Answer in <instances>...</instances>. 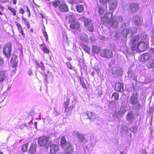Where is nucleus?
I'll use <instances>...</instances> for the list:
<instances>
[{
	"label": "nucleus",
	"mask_w": 154,
	"mask_h": 154,
	"mask_svg": "<svg viewBox=\"0 0 154 154\" xmlns=\"http://www.w3.org/2000/svg\"><path fill=\"white\" fill-rule=\"evenodd\" d=\"M40 46L41 49L45 53L48 54L49 53V50L45 44L43 43L40 45Z\"/></svg>",
	"instance_id": "obj_23"
},
{
	"label": "nucleus",
	"mask_w": 154,
	"mask_h": 154,
	"mask_svg": "<svg viewBox=\"0 0 154 154\" xmlns=\"http://www.w3.org/2000/svg\"><path fill=\"white\" fill-rule=\"evenodd\" d=\"M17 3V0H13V3L14 5H15Z\"/></svg>",
	"instance_id": "obj_55"
},
{
	"label": "nucleus",
	"mask_w": 154,
	"mask_h": 154,
	"mask_svg": "<svg viewBox=\"0 0 154 154\" xmlns=\"http://www.w3.org/2000/svg\"><path fill=\"white\" fill-rule=\"evenodd\" d=\"M67 17H68L69 20L71 22H73L75 20V16L73 15L69 14Z\"/></svg>",
	"instance_id": "obj_33"
},
{
	"label": "nucleus",
	"mask_w": 154,
	"mask_h": 154,
	"mask_svg": "<svg viewBox=\"0 0 154 154\" xmlns=\"http://www.w3.org/2000/svg\"><path fill=\"white\" fill-rule=\"evenodd\" d=\"M68 2L72 4H75L79 3L80 1L79 0H67Z\"/></svg>",
	"instance_id": "obj_37"
},
{
	"label": "nucleus",
	"mask_w": 154,
	"mask_h": 154,
	"mask_svg": "<svg viewBox=\"0 0 154 154\" xmlns=\"http://www.w3.org/2000/svg\"><path fill=\"white\" fill-rule=\"evenodd\" d=\"M146 66L149 69L154 68V59H152L148 62L146 64Z\"/></svg>",
	"instance_id": "obj_20"
},
{
	"label": "nucleus",
	"mask_w": 154,
	"mask_h": 154,
	"mask_svg": "<svg viewBox=\"0 0 154 154\" xmlns=\"http://www.w3.org/2000/svg\"><path fill=\"white\" fill-rule=\"evenodd\" d=\"M59 8L60 11L62 12H66L68 11L67 6L65 3H63L60 5Z\"/></svg>",
	"instance_id": "obj_15"
},
{
	"label": "nucleus",
	"mask_w": 154,
	"mask_h": 154,
	"mask_svg": "<svg viewBox=\"0 0 154 154\" xmlns=\"http://www.w3.org/2000/svg\"><path fill=\"white\" fill-rule=\"evenodd\" d=\"M126 111V109L125 107L121 106L119 110L118 111V112L120 117H122L125 113Z\"/></svg>",
	"instance_id": "obj_21"
},
{
	"label": "nucleus",
	"mask_w": 154,
	"mask_h": 154,
	"mask_svg": "<svg viewBox=\"0 0 154 154\" xmlns=\"http://www.w3.org/2000/svg\"><path fill=\"white\" fill-rule=\"evenodd\" d=\"M129 102L132 105H135L137 102V97L136 94H134L130 98Z\"/></svg>",
	"instance_id": "obj_10"
},
{
	"label": "nucleus",
	"mask_w": 154,
	"mask_h": 154,
	"mask_svg": "<svg viewBox=\"0 0 154 154\" xmlns=\"http://www.w3.org/2000/svg\"><path fill=\"white\" fill-rule=\"evenodd\" d=\"M84 49L85 51L87 53H90V48L86 46H84Z\"/></svg>",
	"instance_id": "obj_45"
},
{
	"label": "nucleus",
	"mask_w": 154,
	"mask_h": 154,
	"mask_svg": "<svg viewBox=\"0 0 154 154\" xmlns=\"http://www.w3.org/2000/svg\"><path fill=\"white\" fill-rule=\"evenodd\" d=\"M38 146L36 144H32L31 145L30 149L29 152L31 154H34L36 152V149Z\"/></svg>",
	"instance_id": "obj_18"
},
{
	"label": "nucleus",
	"mask_w": 154,
	"mask_h": 154,
	"mask_svg": "<svg viewBox=\"0 0 154 154\" xmlns=\"http://www.w3.org/2000/svg\"><path fill=\"white\" fill-rule=\"evenodd\" d=\"M8 9L13 13V15L14 16H15L16 15V13L15 10L12 7L9 6L8 7Z\"/></svg>",
	"instance_id": "obj_35"
},
{
	"label": "nucleus",
	"mask_w": 154,
	"mask_h": 154,
	"mask_svg": "<svg viewBox=\"0 0 154 154\" xmlns=\"http://www.w3.org/2000/svg\"><path fill=\"white\" fill-rule=\"evenodd\" d=\"M112 73L116 75H120L122 73V69L120 68H114L112 69Z\"/></svg>",
	"instance_id": "obj_16"
},
{
	"label": "nucleus",
	"mask_w": 154,
	"mask_h": 154,
	"mask_svg": "<svg viewBox=\"0 0 154 154\" xmlns=\"http://www.w3.org/2000/svg\"><path fill=\"white\" fill-rule=\"evenodd\" d=\"M6 77L5 71L4 70L0 71V82L4 81Z\"/></svg>",
	"instance_id": "obj_22"
},
{
	"label": "nucleus",
	"mask_w": 154,
	"mask_h": 154,
	"mask_svg": "<svg viewBox=\"0 0 154 154\" xmlns=\"http://www.w3.org/2000/svg\"><path fill=\"white\" fill-rule=\"evenodd\" d=\"M137 29L136 27H134L132 30H131L129 29H124L122 31V34L124 37H126L128 35V37H131L133 35L134 33H135L137 31Z\"/></svg>",
	"instance_id": "obj_5"
},
{
	"label": "nucleus",
	"mask_w": 154,
	"mask_h": 154,
	"mask_svg": "<svg viewBox=\"0 0 154 154\" xmlns=\"http://www.w3.org/2000/svg\"><path fill=\"white\" fill-rule=\"evenodd\" d=\"M138 9V5L137 4H132L130 5V9L132 11L137 10Z\"/></svg>",
	"instance_id": "obj_26"
},
{
	"label": "nucleus",
	"mask_w": 154,
	"mask_h": 154,
	"mask_svg": "<svg viewBox=\"0 0 154 154\" xmlns=\"http://www.w3.org/2000/svg\"><path fill=\"white\" fill-rule=\"evenodd\" d=\"M91 74L93 76H94V75H95V72H91Z\"/></svg>",
	"instance_id": "obj_63"
},
{
	"label": "nucleus",
	"mask_w": 154,
	"mask_h": 154,
	"mask_svg": "<svg viewBox=\"0 0 154 154\" xmlns=\"http://www.w3.org/2000/svg\"><path fill=\"white\" fill-rule=\"evenodd\" d=\"M26 26L27 27V28L28 29H29L30 28V26L29 25V24H26Z\"/></svg>",
	"instance_id": "obj_60"
},
{
	"label": "nucleus",
	"mask_w": 154,
	"mask_h": 154,
	"mask_svg": "<svg viewBox=\"0 0 154 154\" xmlns=\"http://www.w3.org/2000/svg\"><path fill=\"white\" fill-rule=\"evenodd\" d=\"M43 33L44 35L45 36V38L46 41H47L48 40V35L47 32H46V31H43Z\"/></svg>",
	"instance_id": "obj_46"
},
{
	"label": "nucleus",
	"mask_w": 154,
	"mask_h": 154,
	"mask_svg": "<svg viewBox=\"0 0 154 154\" xmlns=\"http://www.w3.org/2000/svg\"><path fill=\"white\" fill-rule=\"evenodd\" d=\"M61 146L65 150L68 152H72L73 150L72 144L67 142L65 137H62L61 139Z\"/></svg>",
	"instance_id": "obj_4"
},
{
	"label": "nucleus",
	"mask_w": 154,
	"mask_h": 154,
	"mask_svg": "<svg viewBox=\"0 0 154 154\" xmlns=\"http://www.w3.org/2000/svg\"><path fill=\"white\" fill-rule=\"evenodd\" d=\"M119 95L118 93L114 92L112 94V99L114 100H117L119 99Z\"/></svg>",
	"instance_id": "obj_30"
},
{
	"label": "nucleus",
	"mask_w": 154,
	"mask_h": 154,
	"mask_svg": "<svg viewBox=\"0 0 154 154\" xmlns=\"http://www.w3.org/2000/svg\"><path fill=\"white\" fill-rule=\"evenodd\" d=\"M131 131L133 132L134 133H135L137 131V128L136 126L133 127L131 128Z\"/></svg>",
	"instance_id": "obj_43"
},
{
	"label": "nucleus",
	"mask_w": 154,
	"mask_h": 154,
	"mask_svg": "<svg viewBox=\"0 0 154 154\" xmlns=\"http://www.w3.org/2000/svg\"><path fill=\"white\" fill-rule=\"evenodd\" d=\"M16 25L17 26V27L18 29V30L19 31L20 30H21L22 29V28L21 26L20 23H18L17 22Z\"/></svg>",
	"instance_id": "obj_47"
},
{
	"label": "nucleus",
	"mask_w": 154,
	"mask_h": 154,
	"mask_svg": "<svg viewBox=\"0 0 154 154\" xmlns=\"http://www.w3.org/2000/svg\"><path fill=\"white\" fill-rule=\"evenodd\" d=\"M0 1L2 3H5L8 1V0H0Z\"/></svg>",
	"instance_id": "obj_54"
},
{
	"label": "nucleus",
	"mask_w": 154,
	"mask_h": 154,
	"mask_svg": "<svg viewBox=\"0 0 154 154\" xmlns=\"http://www.w3.org/2000/svg\"><path fill=\"white\" fill-rule=\"evenodd\" d=\"M115 90L117 91H122L123 90V85L122 83L117 82L115 85Z\"/></svg>",
	"instance_id": "obj_17"
},
{
	"label": "nucleus",
	"mask_w": 154,
	"mask_h": 154,
	"mask_svg": "<svg viewBox=\"0 0 154 154\" xmlns=\"http://www.w3.org/2000/svg\"><path fill=\"white\" fill-rule=\"evenodd\" d=\"M22 19H23V21H24V22L25 21H26V20H27L25 18H23V17H22Z\"/></svg>",
	"instance_id": "obj_64"
},
{
	"label": "nucleus",
	"mask_w": 154,
	"mask_h": 154,
	"mask_svg": "<svg viewBox=\"0 0 154 154\" xmlns=\"http://www.w3.org/2000/svg\"><path fill=\"white\" fill-rule=\"evenodd\" d=\"M24 12L25 11H24V10L22 8H21V9H20V12L21 13H22L23 14Z\"/></svg>",
	"instance_id": "obj_53"
},
{
	"label": "nucleus",
	"mask_w": 154,
	"mask_h": 154,
	"mask_svg": "<svg viewBox=\"0 0 154 154\" xmlns=\"http://www.w3.org/2000/svg\"><path fill=\"white\" fill-rule=\"evenodd\" d=\"M74 136L78 137L79 141L81 142H83L85 140L84 136L80 134L78 132L74 131Z\"/></svg>",
	"instance_id": "obj_14"
},
{
	"label": "nucleus",
	"mask_w": 154,
	"mask_h": 154,
	"mask_svg": "<svg viewBox=\"0 0 154 154\" xmlns=\"http://www.w3.org/2000/svg\"><path fill=\"white\" fill-rule=\"evenodd\" d=\"M26 24V25L27 24L29 23V22L28 20H26V21L24 22Z\"/></svg>",
	"instance_id": "obj_56"
},
{
	"label": "nucleus",
	"mask_w": 154,
	"mask_h": 154,
	"mask_svg": "<svg viewBox=\"0 0 154 154\" xmlns=\"http://www.w3.org/2000/svg\"><path fill=\"white\" fill-rule=\"evenodd\" d=\"M150 154H154V149L151 151Z\"/></svg>",
	"instance_id": "obj_58"
},
{
	"label": "nucleus",
	"mask_w": 154,
	"mask_h": 154,
	"mask_svg": "<svg viewBox=\"0 0 154 154\" xmlns=\"http://www.w3.org/2000/svg\"><path fill=\"white\" fill-rule=\"evenodd\" d=\"M69 100L67 99L66 100V101L64 102V105L65 107V108L66 109L68 107L69 103Z\"/></svg>",
	"instance_id": "obj_40"
},
{
	"label": "nucleus",
	"mask_w": 154,
	"mask_h": 154,
	"mask_svg": "<svg viewBox=\"0 0 154 154\" xmlns=\"http://www.w3.org/2000/svg\"><path fill=\"white\" fill-rule=\"evenodd\" d=\"M148 40L147 36L145 33H143L141 35L140 41L147 42Z\"/></svg>",
	"instance_id": "obj_27"
},
{
	"label": "nucleus",
	"mask_w": 154,
	"mask_h": 154,
	"mask_svg": "<svg viewBox=\"0 0 154 154\" xmlns=\"http://www.w3.org/2000/svg\"><path fill=\"white\" fill-rule=\"evenodd\" d=\"M120 35V33L117 32H116L114 35V37L115 39H117L118 38Z\"/></svg>",
	"instance_id": "obj_44"
},
{
	"label": "nucleus",
	"mask_w": 154,
	"mask_h": 154,
	"mask_svg": "<svg viewBox=\"0 0 154 154\" xmlns=\"http://www.w3.org/2000/svg\"><path fill=\"white\" fill-rule=\"evenodd\" d=\"M77 11L79 13H81L84 10L83 6L81 5H77L76 6Z\"/></svg>",
	"instance_id": "obj_28"
},
{
	"label": "nucleus",
	"mask_w": 154,
	"mask_h": 154,
	"mask_svg": "<svg viewBox=\"0 0 154 154\" xmlns=\"http://www.w3.org/2000/svg\"><path fill=\"white\" fill-rule=\"evenodd\" d=\"M27 11L29 13H30V11L28 8L27 7L26 8Z\"/></svg>",
	"instance_id": "obj_57"
},
{
	"label": "nucleus",
	"mask_w": 154,
	"mask_h": 154,
	"mask_svg": "<svg viewBox=\"0 0 154 154\" xmlns=\"http://www.w3.org/2000/svg\"><path fill=\"white\" fill-rule=\"evenodd\" d=\"M28 73L30 75H32V70L30 69L29 70L28 72Z\"/></svg>",
	"instance_id": "obj_52"
},
{
	"label": "nucleus",
	"mask_w": 154,
	"mask_h": 154,
	"mask_svg": "<svg viewBox=\"0 0 154 154\" xmlns=\"http://www.w3.org/2000/svg\"><path fill=\"white\" fill-rule=\"evenodd\" d=\"M150 57V55L148 53H146L143 54L142 56V59L144 60H146Z\"/></svg>",
	"instance_id": "obj_31"
},
{
	"label": "nucleus",
	"mask_w": 154,
	"mask_h": 154,
	"mask_svg": "<svg viewBox=\"0 0 154 154\" xmlns=\"http://www.w3.org/2000/svg\"><path fill=\"white\" fill-rule=\"evenodd\" d=\"M132 20L133 22L135 24L138 26H140L143 22L142 18L137 16L134 17Z\"/></svg>",
	"instance_id": "obj_9"
},
{
	"label": "nucleus",
	"mask_w": 154,
	"mask_h": 154,
	"mask_svg": "<svg viewBox=\"0 0 154 154\" xmlns=\"http://www.w3.org/2000/svg\"><path fill=\"white\" fill-rule=\"evenodd\" d=\"M92 50L93 53L97 54L99 53L100 49V48L94 45L92 47Z\"/></svg>",
	"instance_id": "obj_29"
},
{
	"label": "nucleus",
	"mask_w": 154,
	"mask_h": 154,
	"mask_svg": "<svg viewBox=\"0 0 154 154\" xmlns=\"http://www.w3.org/2000/svg\"><path fill=\"white\" fill-rule=\"evenodd\" d=\"M98 12L100 15H102L103 14L104 12V8L103 7H99Z\"/></svg>",
	"instance_id": "obj_34"
},
{
	"label": "nucleus",
	"mask_w": 154,
	"mask_h": 154,
	"mask_svg": "<svg viewBox=\"0 0 154 154\" xmlns=\"http://www.w3.org/2000/svg\"><path fill=\"white\" fill-rule=\"evenodd\" d=\"M119 115V114L118 113V112L116 111L113 114L112 117L114 119L120 117V116Z\"/></svg>",
	"instance_id": "obj_38"
},
{
	"label": "nucleus",
	"mask_w": 154,
	"mask_h": 154,
	"mask_svg": "<svg viewBox=\"0 0 154 154\" xmlns=\"http://www.w3.org/2000/svg\"><path fill=\"white\" fill-rule=\"evenodd\" d=\"M28 145L27 144H24L21 149L22 151L24 152L27 150L28 148Z\"/></svg>",
	"instance_id": "obj_41"
},
{
	"label": "nucleus",
	"mask_w": 154,
	"mask_h": 154,
	"mask_svg": "<svg viewBox=\"0 0 154 154\" xmlns=\"http://www.w3.org/2000/svg\"><path fill=\"white\" fill-rule=\"evenodd\" d=\"M51 142L49 137L48 136H41L38 139V145L41 147L46 148L50 146Z\"/></svg>",
	"instance_id": "obj_3"
},
{
	"label": "nucleus",
	"mask_w": 154,
	"mask_h": 154,
	"mask_svg": "<svg viewBox=\"0 0 154 154\" xmlns=\"http://www.w3.org/2000/svg\"><path fill=\"white\" fill-rule=\"evenodd\" d=\"M117 2L116 0H112L109 3V8L110 11L115 9L117 6Z\"/></svg>",
	"instance_id": "obj_11"
},
{
	"label": "nucleus",
	"mask_w": 154,
	"mask_h": 154,
	"mask_svg": "<svg viewBox=\"0 0 154 154\" xmlns=\"http://www.w3.org/2000/svg\"><path fill=\"white\" fill-rule=\"evenodd\" d=\"M51 3L52 5L55 7H57L60 3V1H54L52 2Z\"/></svg>",
	"instance_id": "obj_36"
},
{
	"label": "nucleus",
	"mask_w": 154,
	"mask_h": 154,
	"mask_svg": "<svg viewBox=\"0 0 154 154\" xmlns=\"http://www.w3.org/2000/svg\"><path fill=\"white\" fill-rule=\"evenodd\" d=\"M35 63L37 66V68L40 67L42 70H45V66L43 62L42 61L40 62V63H39L37 61H36Z\"/></svg>",
	"instance_id": "obj_24"
},
{
	"label": "nucleus",
	"mask_w": 154,
	"mask_h": 154,
	"mask_svg": "<svg viewBox=\"0 0 154 154\" xmlns=\"http://www.w3.org/2000/svg\"><path fill=\"white\" fill-rule=\"evenodd\" d=\"M109 0H100V3L101 5H103L106 7H107L106 3L108 2Z\"/></svg>",
	"instance_id": "obj_32"
},
{
	"label": "nucleus",
	"mask_w": 154,
	"mask_h": 154,
	"mask_svg": "<svg viewBox=\"0 0 154 154\" xmlns=\"http://www.w3.org/2000/svg\"><path fill=\"white\" fill-rule=\"evenodd\" d=\"M53 76L52 75H51L50 76L48 77V76L47 75L46 77V80H47L48 81H49L50 80L51 81H52L53 80Z\"/></svg>",
	"instance_id": "obj_42"
},
{
	"label": "nucleus",
	"mask_w": 154,
	"mask_h": 154,
	"mask_svg": "<svg viewBox=\"0 0 154 154\" xmlns=\"http://www.w3.org/2000/svg\"><path fill=\"white\" fill-rule=\"evenodd\" d=\"M80 26L79 23L78 22H76L74 23L70 24V27L72 29H78Z\"/></svg>",
	"instance_id": "obj_19"
},
{
	"label": "nucleus",
	"mask_w": 154,
	"mask_h": 154,
	"mask_svg": "<svg viewBox=\"0 0 154 154\" xmlns=\"http://www.w3.org/2000/svg\"><path fill=\"white\" fill-rule=\"evenodd\" d=\"M21 34L24 37H25V34L24 33L23 31V29H21V30H20L19 31Z\"/></svg>",
	"instance_id": "obj_51"
},
{
	"label": "nucleus",
	"mask_w": 154,
	"mask_h": 154,
	"mask_svg": "<svg viewBox=\"0 0 154 154\" xmlns=\"http://www.w3.org/2000/svg\"><path fill=\"white\" fill-rule=\"evenodd\" d=\"M70 152H68L67 151V152L64 153V154H72V153Z\"/></svg>",
	"instance_id": "obj_62"
},
{
	"label": "nucleus",
	"mask_w": 154,
	"mask_h": 154,
	"mask_svg": "<svg viewBox=\"0 0 154 154\" xmlns=\"http://www.w3.org/2000/svg\"><path fill=\"white\" fill-rule=\"evenodd\" d=\"M12 51L11 44L8 43L4 46L3 49V53L7 57H9L11 55Z\"/></svg>",
	"instance_id": "obj_6"
},
{
	"label": "nucleus",
	"mask_w": 154,
	"mask_h": 154,
	"mask_svg": "<svg viewBox=\"0 0 154 154\" xmlns=\"http://www.w3.org/2000/svg\"><path fill=\"white\" fill-rule=\"evenodd\" d=\"M113 53L110 50H102L100 52V56L106 58H109L111 57Z\"/></svg>",
	"instance_id": "obj_7"
},
{
	"label": "nucleus",
	"mask_w": 154,
	"mask_h": 154,
	"mask_svg": "<svg viewBox=\"0 0 154 154\" xmlns=\"http://www.w3.org/2000/svg\"><path fill=\"white\" fill-rule=\"evenodd\" d=\"M86 37H87V35H86L83 33L82 34L80 38L82 40H83Z\"/></svg>",
	"instance_id": "obj_48"
},
{
	"label": "nucleus",
	"mask_w": 154,
	"mask_h": 154,
	"mask_svg": "<svg viewBox=\"0 0 154 154\" xmlns=\"http://www.w3.org/2000/svg\"><path fill=\"white\" fill-rule=\"evenodd\" d=\"M112 13H107L101 18V21L103 23H106L108 27H112L116 29L118 27L119 23L123 20L122 17L120 16L112 18Z\"/></svg>",
	"instance_id": "obj_1"
},
{
	"label": "nucleus",
	"mask_w": 154,
	"mask_h": 154,
	"mask_svg": "<svg viewBox=\"0 0 154 154\" xmlns=\"http://www.w3.org/2000/svg\"><path fill=\"white\" fill-rule=\"evenodd\" d=\"M50 152L51 153H54L59 150L58 145L54 144H50Z\"/></svg>",
	"instance_id": "obj_12"
},
{
	"label": "nucleus",
	"mask_w": 154,
	"mask_h": 154,
	"mask_svg": "<svg viewBox=\"0 0 154 154\" xmlns=\"http://www.w3.org/2000/svg\"><path fill=\"white\" fill-rule=\"evenodd\" d=\"M11 63L12 66L14 67H15L17 66V62L15 60L14 61L13 60H11Z\"/></svg>",
	"instance_id": "obj_39"
},
{
	"label": "nucleus",
	"mask_w": 154,
	"mask_h": 154,
	"mask_svg": "<svg viewBox=\"0 0 154 154\" xmlns=\"http://www.w3.org/2000/svg\"><path fill=\"white\" fill-rule=\"evenodd\" d=\"M86 114L88 118L90 120L95 119L96 118V115L92 112H88L86 113Z\"/></svg>",
	"instance_id": "obj_25"
},
{
	"label": "nucleus",
	"mask_w": 154,
	"mask_h": 154,
	"mask_svg": "<svg viewBox=\"0 0 154 154\" xmlns=\"http://www.w3.org/2000/svg\"><path fill=\"white\" fill-rule=\"evenodd\" d=\"M141 154H147V153L145 149H142L141 152Z\"/></svg>",
	"instance_id": "obj_50"
},
{
	"label": "nucleus",
	"mask_w": 154,
	"mask_h": 154,
	"mask_svg": "<svg viewBox=\"0 0 154 154\" xmlns=\"http://www.w3.org/2000/svg\"><path fill=\"white\" fill-rule=\"evenodd\" d=\"M26 26L27 27V28L28 29H29L30 28V26L29 25V24H26Z\"/></svg>",
	"instance_id": "obj_59"
},
{
	"label": "nucleus",
	"mask_w": 154,
	"mask_h": 154,
	"mask_svg": "<svg viewBox=\"0 0 154 154\" xmlns=\"http://www.w3.org/2000/svg\"><path fill=\"white\" fill-rule=\"evenodd\" d=\"M85 25L88 26V30L90 32H92L93 30V25L91 23V21L88 19L86 18L84 20Z\"/></svg>",
	"instance_id": "obj_8"
},
{
	"label": "nucleus",
	"mask_w": 154,
	"mask_h": 154,
	"mask_svg": "<svg viewBox=\"0 0 154 154\" xmlns=\"http://www.w3.org/2000/svg\"><path fill=\"white\" fill-rule=\"evenodd\" d=\"M134 115L131 112H128L126 116V120L128 122L130 123H132L134 119Z\"/></svg>",
	"instance_id": "obj_13"
},
{
	"label": "nucleus",
	"mask_w": 154,
	"mask_h": 154,
	"mask_svg": "<svg viewBox=\"0 0 154 154\" xmlns=\"http://www.w3.org/2000/svg\"><path fill=\"white\" fill-rule=\"evenodd\" d=\"M140 38L138 36L134 37L131 41V48L133 51L137 49L140 51H144L147 48V45L144 42L140 41Z\"/></svg>",
	"instance_id": "obj_2"
},
{
	"label": "nucleus",
	"mask_w": 154,
	"mask_h": 154,
	"mask_svg": "<svg viewBox=\"0 0 154 154\" xmlns=\"http://www.w3.org/2000/svg\"><path fill=\"white\" fill-rule=\"evenodd\" d=\"M4 60L3 59L0 57V66H2L4 64Z\"/></svg>",
	"instance_id": "obj_49"
},
{
	"label": "nucleus",
	"mask_w": 154,
	"mask_h": 154,
	"mask_svg": "<svg viewBox=\"0 0 154 154\" xmlns=\"http://www.w3.org/2000/svg\"><path fill=\"white\" fill-rule=\"evenodd\" d=\"M66 38V40L67 41V37L66 35H64L63 37V38L65 39Z\"/></svg>",
	"instance_id": "obj_61"
}]
</instances>
